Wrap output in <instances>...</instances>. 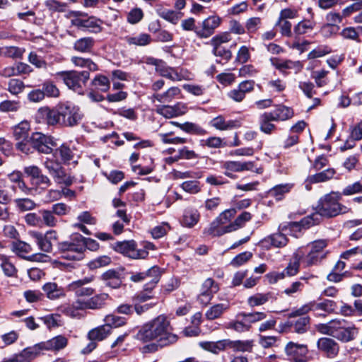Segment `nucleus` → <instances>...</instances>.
<instances>
[{
	"label": "nucleus",
	"mask_w": 362,
	"mask_h": 362,
	"mask_svg": "<svg viewBox=\"0 0 362 362\" xmlns=\"http://www.w3.org/2000/svg\"><path fill=\"white\" fill-rule=\"evenodd\" d=\"M25 87L24 83L18 78H11L8 83V90L13 95H18L22 93Z\"/></svg>",
	"instance_id": "obj_62"
},
{
	"label": "nucleus",
	"mask_w": 362,
	"mask_h": 362,
	"mask_svg": "<svg viewBox=\"0 0 362 362\" xmlns=\"http://www.w3.org/2000/svg\"><path fill=\"white\" fill-rule=\"evenodd\" d=\"M335 174V170L333 168H328L324 171L316 173L313 175L308 177V181L310 183H318L326 182L332 179Z\"/></svg>",
	"instance_id": "obj_46"
},
{
	"label": "nucleus",
	"mask_w": 362,
	"mask_h": 362,
	"mask_svg": "<svg viewBox=\"0 0 362 362\" xmlns=\"http://www.w3.org/2000/svg\"><path fill=\"white\" fill-rule=\"evenodd\" d=\"M23 172L30 178V182L33 185H45V187H47L52 184L50 179L47 175H43L41 169L37 165L25 166L23 168Z\"/></svg>",
	"instance_id": "obj_16"
},
{
	"label": "nucleus",
	"mask_w": 362,
	"mask_h": 362,
	"mask_svg": "<svg viewBox=\"0 0 362 362\" xmlns=\"http://www.w3.org/2000/svg\"><path fill=\"white\" fill-rule=\"evenodd\" d=\"M177 127L182 131L198 136L206 134L207 132L199 125L192 122H185L183 124H177Z\"/></svg>",
	"instance_id": "obj_48"
},
{
	"label": "nucleus",
	"mask_w": 362,
	"mask_h": 362,
	"mask_svg": "<svg viewBox=\"0 0 362 362\" xmlns=\"http://www.w3.org/2000/svg\"><path fill=\"white\" fill-rule=\"evenodd\" d=\"M261 25L262 19L259 17L250 18L245 22V29L249 34L256 33Z\"/></svg>",
	"instance_id": "obj_63"
},
{
	"label": "nucleus",
	"mask_w": 362,
	"mask_h": 362,
	"mask_svg": "<svg viewBox=\"0 0 362 362\" xmlns=\"http://www.w3.org/2000/svg\"><path fill=\"white\" fill-rule=\"evenodd\" d=\"M160 76L165 77L173 82L181 81L184 79V76L182 73L178 72L177 70L173 67L167 65L165 62H162L160 66L156 71Z\"/></svg>",
	"instance_id": "obj_26"
},
{
	"label": "nucleus",
	"mask_w": 362,
	"mask_h": 362,
	"mask_svg": "<svg viewBox=\"0 0 362 362\" xmlns=\"http://www.w3.org/2000/svg\"><path fill=\"white\" fill-rule=\"evenodd\" d=\"M218 290V284L213 279H206L201 286L200 293L198 296L199 302L203 305H207Z\"/></svg>",
	"instance_id": "obj_14"
},
{
	"label": "nucleus",
	"mask_w": 362,
	"mask_h": 362,
	"mask_svg": "<svg viewBox=\"0 0 362 362\" xmlns=\"http://www.w3.org/2000/svg\"><path fill=\"white\" fill-rule=\"evenodd\" d=\"M30 236L34 238L40 249L45 252H50L52 250V243L45 237V235L37 231L30 232Z\"/></svg>",
	"instance_id": "obj_42"
},
{
	"label": "nucleus",
	"mask_w": 362,
	"mask_h": 362,
	"mask_svg": "<svg viewBox=\"0 0 362 362\" xmlns=\"http://www.w3.org/2000/svg\"><path fill=\"white\" fill-rule=\"evenodd\" d=\"M199 218L200 214L197 209L189 208L184 212L182 223L186 227L192 228L198 223Z\"/></svg>",
	"instance_id": "obj_41"
},
{
	"label": "nucleus",
	"mask_w": 362,
	"mask_h": 362,
	"mask_svg": "<svg viewBox=\"0 0 362 362\" xmlns=\"http://www.w3.org/2000/svg\"><path fill=\"white\" fill-rule=\"evenodd\" d=\"M250 327L251 326L248 325L243 318H242L241 320H232L226 325V329H233L238 333L247 332L250 330Z\"/></svg>",
	"instance_id": "obj_56"
},
{
	"label": "nucleus",
	"mask_w": 362,
	"mask_h": 362,
	"mask_svg": "<svg viewBox=\"0 0 362 362\" xmlns=\"http://www.w3.org/2000/svg\"><path fill=\"white\" fill-rule=\"evenodd\" d=\"M341 199V194L339 192H332L325 194L318 202L317 212L304 217L299 222H293L292 228H299V230L301 228H308L319 223V216L329 218L345 213L346 207L339 203Z\"/></svg>",
	"instance_id": "obj_2"
},
{
	"label": "nucleus",
	"mask_w": 362,
	"mask_h": 362,
	"mask_svg": "<svg viewBox=\"0 0 362 362\" xmlns=\"http://www.w3.org/2000/svg\"><path fill=\"white\" fill-rule=\"evenodd\" d=\"M358 332V329L354 326L347 327L346 325L342 326L334 338L343 342H348L354 340L357 336Z\"/></svg>",
	"instance_id": "obj_36"
},
{
	"label": "nucleus",
	"mask_w": 362,
	"mask_h": 362,
	"mask_svg": "<svg viewBox=\"0 0 362 362\" xmlns=\"http://www.w3.org/2000/svg\"><path fill=\"white\" fill-rule=\"evenodd\" d=\"M253 162L226 161L223 164V168L233 172H242L245 170H252Z\"/></svg>",
	"instance_id": "obj_35"
},
{
	"label": "nucleus",
	"mask_w": 362,
	"mask_h": 362,
	"mask_svg": "<svg viewBox=\"0 0 362 362\" xmlns=\"http://www.w3.org/2000/svg\"><path fill=\"white\" fill-rule=\"evenodd\" d=\"M82 235L79 233L72 235L69 240L59 243L58 249L65 259L80 260L83 257Z\"/></svg>",
	"instance_id": "obj_5"
},
{
	"label": "nucleus",
	"mask_w": 362,
	"mask_h": 362,
	"mask_svg": "<svg viewBox=\"0 0 362 362\" xmlns=\"http://www.w3.org/2000/svg\"><path fill=\"white\" fill-rule=\"evenodd\" d=\"M136 339L143 342L155 341L158 346H169L177 341L173 327L165 315H160L142 325Z\"/></svg>",
	"instance_id": "obj_1"
},
{
	"label": "nucleus",
	"mask_w": 362,
	"mask_h": 362,
	"mask_svg": "<svg viewBox=\"0 0 362 362\" xmlns=\"http://www.w3.org/2000/svg\"><path fill=\"white\" fill-rule=\"evenodd\" d=\"M115 250L134 259H145L147 257L146 251L145 250H139L136 242L134 240L117 243L115 246Z\"/></svg>",
	"instance_id": "obj_12"
},
{
	"label": "nucleus",
	"mask_w": 362,
	"mask_h": 362,
	"mask_svg": "<svg viewBox=\"0 0 362 362\" xmlns=\"http://www.w3.org/2000/svg\"><path fill=\"white\" fill-rule=\"evenodd\" d=\"M156 112L165 118H173L185 115L187 107L185 103H177L175 105H160L156 106Z\"/></svg>",
	"instance_id": "obj_17"
},
{
	"label": "nucleus",
	"mask_w": 362,
	"mask_h": 362,
	"mask_svg": "<svg viewBox=\"0 0 362 362\" xmlns=\"http://www.w3.org/2000/svg\"><path fill=\"white\" fill-rule=\"evenodd\" d=\"M41 112L45 117L47 124L67 127L78 125L83 117L80 108L70 102L59 103L53 109L43 108Z\"/></svg>",
	"instance_id": "obj_3"
},
{
	"label": "nucleus",
	"mask_w": 362,
	"mask_h": 362,
	"mask_svg": "<svg viewBox=\"0 0 362 362\" xmlns=\"http://www.w3.org/2000/svg\"><path fill=\"white\" fill-rule=\"evenodd\" d=\"M30 141L32 142L33 149L45 154L52 153L53 148L57 145L54 138L40 132L33 133L31 136Z\"/></svg>",
	"instance_id": "obj_9"
},
{
	"label": "nucleus",
	"mask_w": 362,
	"mask_h": 362,
	"mask_svg": "<svg viewBox=\"0 0 362 362\" xmlns=\"http://www.w3.org/2000/svg\"><path fill=\"white\" fill-rule=\"evenodd\" d=\"M230 228V223L227 226H223L215 218L209 227L204 229V233L213 237H218L233 232Z\"/></svg>",
	"instance_id": "obj_29"
},
{
	"label": "nucleus",
	"mask_w": 362,
	"mask_h": 362,
	"mask_svg": "<svg viewBox=\"0 0 362 362\" xmlns=\"http://www.w3.org/2000/svg\"><path fill=\"white\" fill-rule=\"evenodd\" d=\"M55 156L56 155L53 153L52 157L46 158L43 165L56 183L70 186L73 183V178L66 174L61 163L54 159Z\"/></svg>",
	"instance_id": "obj_6"
},
{
	"label": "nucleus",
	"mask_w": 362,
	"mask_h": 362,
	"mask_svg": "<svg viewBox=\"0 0 362 362\" xmlns=\"http://www.w3.org/2000/svg\"><path fill=\"white\" fill-rule=\"evenodd\" d=\"M304 257V252L301 248H298L293 255L292 259L289 262L287 267L284 269V274L287 276H293L296 275L300 269V262Z\"/></svg>",
	"instance_id": "obj_27"
},
{
	"label": "nucleus",
	"mask_w": 362,
	"mask_h": 362,
	"mask_svg": "<svg viewBox=\"0 0 362 362\" xmlns=\"http://www.w3.org/2000/svg\"><path fill=\"white\" fill-rule=\"evenodd\" d=\"M267 317L266 313L263 312H254V313H239L237 317H241L245 320L246 322L251 326V324L264 320Z\"/></svg>",
	"instance_id": "obj_50"
},
{
	"label": "nucleus",
	"mask_w": 362,
	"mask_h": 362,
	"mask_svg": "<svg viewBox=\"0 0 362 362\" xmlns=\"http://www.w3.org/2000/svg\"><path fill=\"white\" fill-rule=\"evenodd\" d=\"M41 348L39 344L24 349L21 353L16 354L7 362H31L40 355Z\"/></svg>",
	"instance_id": "obj_21"
},
{
	"label": "nucleus",
	"mask_w": 362,
	"mask_h": 362,
	"mask_svg": "<svg viewBox=\"0 0 362 362\" xmlns=\"http://www.w3.org/2000/svg\"><path fill=\"white\" fill-rule=\"evenodd\" d=\"M285 352L287 356L295 360V362H303L304 360L300 358L308 354V349L306 344L289 341L285 346Z\"/></svg>",
	"instance_id": "obj_20"
},
{
	"label": "nucleus",
	"mask_w": 362,
	"mask_h": 362,
	"mask_svg": "<svg viewBox=\"0 0 362 362\" xmlns=\"http://www.w3.org/2000/svg\"><path fill=\"white\" fill-rule=\"evenodd\" d=\"M57 75L69 88L78 93L82 90V86L85 85L90 77V74L87 71H62L57 73Z\"/></svg>",
	"instance_id": "obj_7"
},
{
	"label": "nucleus",
	"mask_w": 362,
	"mask_h": 362,
	"mask_svg": "<svg viewBox=\"0 0 362 362\" xmlns=\"http://www.w3.org/2000/svg\"><path fill=\"white\" fill-rule=\"evenodd\" d=\"M227 339V349L236 352H252L254 346L253 340H231Z\"/></svg>",
	"instance_id": "obj_30"
},
{
	"label": "nucleus",
	"mask_w": 362,
	"mask_h": 362,
	"mask_svg": "<svg viewBox=\"0 0 362 362\" xmlns=\"http://www.w3.org/2000/svg\"><path fill=\"white\" fill-rule=\"evenodd\" d=\"M201 142L202 146L213 148H223L227 146L226 142L223 141V139L218 136H211L206 139L202 140Z\"/></svg>",
	"instance_id": "obj_60"
},
{
	"label": "nucleus",
	"mask_w": 362,
	"mask_h": 362,
	"mask_svg": "<svg viewBox=\"0 0 362 362\" xmlns=\"http://www.w3.org/2000/svg\"><path fill=\"white\" fill-rule=\"evenodd\" d=\"M287 243L286 236L281 233H277L264 238L259 244L263 248L269 249L272 246L275 247H284Z\"/></svg>",
	"instance_id": "obj_24"
},
{
	"label": "nucleus",
	"mask_w": 362,
	"mask_h": 362,
	"mask_svg": "<svg viewBox=\"0 0 362 362\" xmlns=\"http://www.w3.org/2000/svg\"><path fill=\"white\" fill-rule=\"evenodd\" d=\"M110 332L109 327L103 325L90 329L88 333V338L90 341H102L107 337Z\"/></svg>",
	"instance_id": "obj_39"
},
{
	"label": "nucleus",
	"mask_w": 362,
	"mask_h": 362,
	"mask_svg": "<svg viewBox=\"0 0 362 362\" xmlns=\"http://www.w3.org/2000/svg\"><path fill=\"white\" fill-rule=\"evenodd\" d=\"M231 40L229 33H222L211 38L209 44L213 47L212 53L216 57H220L226 61L232 58V52L230 49L225 48L222 44L227 43Z\"/></svg>",
	"instance_id": "obj_10"
},
{
	"label": "nucleus",
	"mask_w": 362,
	"mask_h": 362,
	"mask_svg": "<svg viewBox=\"0 0 362 362\" xmlns=\"http://www.w3.org/2000/svg\"><path fill=\"white\" fill-rule=\"evenodd\" d=\"M160 269L158 267H152L144 272L134 273L130 276V280L134 282H141L147 278L150 279L149 283L145 284L144 290H151L160 279Z\"/></svg>",
	"instance_id": "obj_13"
},
{
	"label": "nucleus",
	"mask_w": 362,
	"mask_h": 362,
	"mask_svg": "<svg viewBox=\"0 0 362 362\" xmlns=\"http://www.w3.org/2000/svg\"><path fill=\"white\" fill-rule=\"evenodd\" d=\"M30 124L27 121H23L13 128V136L16 140L25 139L29 136Z\"/></svg>",
	"instance_id": "obj_49"
},
{
	"label": "nucleus",
	"mask_w": 362,
	"mask_h": 362,
	"mask_svg": "<svg viewBox=\"0 0 362 362\" xmlns=\"http://www.w3.org/2000/svg\"><path fill=\"white\" fill-rule=\"evenodd\" d=\"M104 322L105 325L109 327L110 331L111 332L112 327H118L125 325L126 320L124 317L111 314L105 317Z\"/></svg>",
	"instance_id": "obj_59"
},
{
	"label": "nucleus",
	"mask_w": 362,
	"mask_h": 362,
	"mask_svg": "<svg viewBox=\"0 0 362 362\" xmlns=\"http://www.w3.org/2000/svg\"><path fill=\"white\" fill-rule=\"evenodd\" d=\"M94 279V276H86L71 282L67 285L66 288L68 291L74 292L78 298L83 296H91L95 291V288L85 286L93 282Z\"/></svg>",
	"instance_id": "obj_11"
},
{
	"label": "nucleus",
	"mask_w": 362,
	"mask_h": 362,
	"mask_svg": "<svg viewBox=\"0 0 362 362\" xmlns=\"http://www.w3.org/2000/svg\"><path fill=\"white\" fill-rule=\"evenodd\" d=\"M108 295L100 293L87 299L77 298L71 303H64L57 308V310L64 315L74 319H81L84 315L82 311L87 309L98 310L103 307Z\"/></svg>",
	"instance_id": "obj_4"
},
{
	"label": "nucleus",
	"mask_w": 362,
	"mask_h": 362,
	"mask_svg": "<svg viewBox=\"0 0 362 362\" xmlns=\"http://www.w3.org/2000/svg\"><path fill=\"white\" fill-rule=\"evenodd\" d=\"M362 193V182L356 181L347 185L343 189L341 194L344 196H351L355 194Z\"/></svg>",
	"instance_id": "obj_64"
},
{
	"label": "nucleus",
	"mask_w": 362,
	"mask_h": 362,
	"mask_svg": "<svg viewBox=\"0 0 362 362\" xmlns=\"http://www.w3.org/2000/svg\"><path fill=\"white\" fill-rule=\"evenodd\" d=\"M272 298L269 293H256L251 296L247 299V303L250 307H256L265 304Z\"/></svg>",
	"instance_id": "obj_53"
},
{
	"label": "nucleus",
	"mask_w": 362,
	"mask_h": 362,
	"mask_svg": "<svg viewBox=\"0 0 362 362\" xmlns=\"http://www.w3.org/2000/svg\"><path fill=\"white\" fill-rule=\"evenodd\" d=\"M158 136L161 141L165 144H183L187 141V139L179 136H173V132L159 133Z\"/></svg>",
	"instance_id": "obj_58"
},
{
	"label": "nucleus",
	"mask_w": 362,
	"mask_h": 362,
	"mask_svg": "<svg viewBox=\"0 0 362 362\" xmlns=\"http://www.w3.org/2000/svg\"><path fill=\"white\" fill-rule=\"evenodd\" d=\"M293 187L292 184L278 185L270 189L269 194L276 200H281L284 195L288 193Z\"/></svg>",
	"instance_id": "obj_45"
},
{
	"label": "nucleus",
	"mask_w": 362,
	"mask_h": 362,
	"mask_svg": "<svg viewBox=\"0 0 362 362\" xmlns=\"http://www.w3.org/2000/svg\"><path fill=\"white\" fill-rule=\"evenodd\" d=\"M313 311L322 310L327 313H334L337 308V303L332 300L325 299L320 303L312 301Z\"/></svg>",
	"instance_id": "obj_51"
},
{
	"label": "nucleus",
	"mask_w": 362,
	"mask_h": 362,
	"mask_svg": "<svg viewBox=\"0 0 362 362\" xmlns=\"http://www.w3.org/2000/svg\"><path fill=\"white\" fill-rule=\"evenodd\" d=\"M46 297L51 300H56L65 298L66 292L62 286H59L54 282H48L42 286V288Z\"/></svg>",
	"instance_id": "obj_25"
},
{
	"label": "nucleus",
	"mask_w": 362,
	"mask_h": 362,
	"mask_svg": "<svg viewBox=\"0 0 362 362\" xmlns=\"http://www.w3.org/2000/svg\"><path fill=\"white\" fill-rule=\"evenodd\" d=\"M181 95V90L176 86L169 88L163 93H154L151 96L152 102H158L161 104L170 103Z\"/></svg>",
	"instance_id": "obj_22"
},
{
	"label": "nucleus",
	"mask_w": 362,
	"mask_h": 362,
	"mask_svg": "<svg viewBox=\"0 0 362 362\" xmlns=\"http://www.w3.org/2000/svg\"><path fill=\"white\" fill-rule=\"evenodd\" d=\"M25 49L16 46H5L0 48V54L8 58H22Z\"/></svg>",
	"instance_id": "obj_47"
},
{
	"label": "nucleus",
	"mask_w": 362,
	"mask_h": 362,
	"mask_svg": "<svg viewBox=\"0 0 362 362\" xmlns=\"http://www.w3.org/2000/svg\"><path fill=\"white\" fill-rule=\"evenodd\" d=\"M259 122L260 130L267 134H272L276 129V126L272 123L274 121L268 112L260 115Z\"/></svg>",
	"instance_id": "obj_40"
},
{
	"label": "nucleus",
	"mask_w": 362,
	"mask_h": 362,
	"mask_svg": "<svg viewBox=\"0 0 362 362\" xmlns=\"http://www.w3.org/2000/svg\"><path fill=\"white\" fill-rule=\"evenodd\" d=\"M327 246V243L325 240H317L308 244L309 252L306 255H304L303 258L305 266L310 267L317 264L325 259L327 253L325 251Z\"/></svg>",
	"instance_id": "obj_8"
},
{
	"label": "nucleus",
	"mask_w": 362,
	"mask_h": 362,
	"mask_svg": "<svg viewBox=\"0 0 362 362\" xmlns=\"http://www.w3.org/2000/svg\"><path fill=\"white\" fill-rule=\"evenodd\" d=\"M156 12L160 18L173 24H177L179 20L183 16V13L180 11H175L164 8H158Z\"/></svg>",
	"instance_id": "obj_38"
},
{
	"label": "nucleus",
	"mask_w": 362,
	"mask_h": 362,
	"mask_svg": "<svg viewBox=\"0 0 362 362\" xmlns=\"http://www.w3.org/2000/svg\"><path fill=\"white\" fill-rule=\"evenodd\" d=\"M268 113L272 117L273 120L276 122L288 120L294 115L293 109L283 105L276 106L274 110L268 112Z\"/></svg>",
	"instance_id": "obj_32"
},
{
	"label": "nucleus",
	"mask_w": 362,
	"mask_h": 362,
	"mask_svg": "<svg viewBox=\"0 0 362 362\" xmlns=\"http://www.w3.org/2000/svg\"><path fill=\"white\" fill-rule=\"evenodd\" d=\"M221 22V18L218 16H211L202 23V28L197 31V35L201 38H207L214 33Z\"/></svg>",
	"instance_id": "obj_19"
},
{
	"label": "nucleus",
	"mask_w": 362,
	"mask_h": 362,
	"mask_svg": "<svg viewBox=\"0 0 362 362\" xmlns=\"http://www.w3.org/2000/svg\"><path fill=\"white\" fill-rule=\"evenodd\" d=\"M124 40L129 45L146 46L151 42V38L147 33H141L134 36H126Z\"/></svg>",
	"instance_id": "obj_43"
},
{
	"label": "nucleus",
	"mask_w": 362,
	"mask_h": 362,
	"mask_svg": "<svg viewBox=\"0 0 362 362\" xmlns=\"http://www.w3.org/2000/svg\"><path fill=\"white\" fill-rule=\"evenodd\" d=\"M39 213L41 215L42 224L52 228L57 225L58 221L51 210L43 209L39 211Z\"/></svg>",
	"instance_id": "obj_57"
},
{
	"label": "nucleus",
	"mask_w": 362,
	"mask_h": 362,
	"mask_svg": "<svg viewBox=\"0 0 362 362\" xmlns=\"http://www.w3.org/2000/svg\"><path fill=\"white\" fill-rule=\"evenodd\" d=\"M229 309L230 303L228 302L214 304L206 311L205 317L208 320H214L221 318Z\"/></svg>",
	"instance_id": "obj_28"
},
{
	"label": "nucleus",
	"mask_w": 362,
	"mask_h": 362,
	"mask_svg": "<svg viewBox=\"0 0 362 362\" xmlns=\"http://www.w3.org/2000/svg\"><path fill=\"white\" fill-rule=\"evenodd\" d=\"M236 212V209L234 208L226 209L219 214L216 219L223 226H227L231 223L230 221L235 216Z\"/></svg>",
	"instance_id": "obj_61"
},
{
	"label": "nucleus",
	"mask_w": 362,
	"mask_h": 362,
	"mask_svg": "<svg viewBox=\"0 0 362 362\" xmlns=\"http://www.w3.org/2000/svg\"><path fill=\"white\" fill-rule=\"evenodd\" d=\"M209 124L217 130L226 131L238 128L241 126L240 121L236 119L226 120L223 116L218 115L212 119Z\"/></svg>",
	"instance_id": "obj_23"
},
{
	"label": "nucleus",
	"mask_w": 362,
	"mask_h": 362,
	"mask_svg": "<svg viewBox=\"0 0 362 362\" xmlns=\"http://www.w3.org/2000/svg\"><path fill=\"white\" fill-rule=\"evenodd\" d=\"M71 62L76 66L81 68H87L89 71H95L98 69V66L90 59L81 57H72Z\"/></svg>",
	"instance_id": "obj_52"
},
{
	"label": "nucleus",
	"mask_w": 362,
	"mask_h": 362,
	"mask_svg": "<svg viewBox=\"0 0 362 362\" xmlns=\"http://www.w3.org/2000/svg\"><path fill=\"white\" fill-rule=\"evenodd\" d=\"M310 323V317L309 316H303L295 320L288 321L287 325L292 327L294 332L301 334L308 331Z\"/></svg>",
	"instance_id": "obj_33"
},
{
	"label": "nucleus",
	"mask_w": 362,
	"mask_h": 362,
	"mask_svg": "<svg viewBox=\"0 0 362 362\" xmlns=\"http://www.w3.org/2000/svg\"><path fill=\"white\" fill-rule=\"evenodd\" d=\"M91 85L95 90L104 93L108 91L110 88L109 78L101 74H98L95 76L91 82Z\"/></svg>",
	"instance_id": "obj_44"
},
{
	"label": "nucleus",
	"mask_w": 362,
	"mask_h": 362,
	"mask_svg": "<svg viewBox=\"0 0 362 362\" xmlns=\"http://www.w3.org/2000/svg\"><path fill=\"white\" fill-rule=\"evenodd\" d=\"M11 250L18 256L25 258V255L32 251L31 246L23 241H14L11 245Z\"/></svg>",
	"instance_id": "obj_55"
},
{
	"label": "nucleus",
	"mask_w": 362,
	"mask_h": 362,
	"mask_svg": "<svg viewBox=\"0 0 362 362\" xmlns=\"http://www.w3.org/2000/svg\"><path fill=\"white\" fill-rule=\"evenodd\" d=\"M94 45L95 40L93 37H85L76 40L73 47L77 52L89 53L92 51Z\"/></svg>",
	"instance_id": "obj_37"
},
{
	"label": "nucleus",
	"mask_w": 362,
	"mask_h": 362,
	"mask_svg": "<svg viewBox=\"0 0 362 362\" xmlns=\"http://www.w3.org/2000/svg\"><path fill=\"white\" fill-rule=\"evenodd\" d=\"M199 345L203 349L217 354L227 349V339H221L217 341H201Z\"/></svg>",
	"instance_id": "obj_34"
},
{
	"label": "nucleus",
	"mask_w": 362,
	"mask_h": 362,
	"mask_svg": "<svg viewBox=\"0 0 362 362\" xmlns=\"http://www.w3.org/2000/svg\"><path fill=\"white\" fill-rule=\"evenodd\" d=\"M66 344L67 339L62 335H59L45 342L40 343L39 346L41 348V351H58L59 349H64L66 346Z\"/></svg>",
	"instance_id": "obj_31"
},
{
	"label": "nucleus",
	"mask_w": 362,
	"mask_h": 362,
	"mask_svg": "<svg viewBox=\"0 0 362 362\" xmlns=\"http://www.w3.org/2000/svg\"><path fill=\"white\" fill-rule=\"evenodd\" d=\"M317 347L319 351L324 353L327 358L336 357L339 351L338 343L329 337H321L317 341Z\"/></svg>",
	"instance_id": "obj_18"
},
{
	"label": "nucleus",
	"mask_w": 362,
	"mask_h": 362,
	"mask_svg": "<svg viewBox=\"0 0 362 362\" xmlns=\"http://www.w3.org/2000/svg\"><path fill=\"white\" fill-rule=\"evenodd\" d=\"M71 24L83 31L98 33L102 31V21L94 16L76 18L71 20Z\"/></svg>",
	"instance_id": "obj_15"
},
{
	"label": "nucleus",
	"mask_w": 362,
	"mask_h": 362,
	"mask_svg": "<svg viewBox=\"0 0 362 362\" xmlns=\"http://www.w3.org/2000/svg\"><path fill=\"white\" fill-rule=\"evenodd\" d=\"M252 218V215L250 212L244 211L238 215L234 221L230 223V230L235 231L239 228H241L245 226V223L250 221Z\"/></svg>",
	"instance_id": "obj_54"
}]
</instances>
